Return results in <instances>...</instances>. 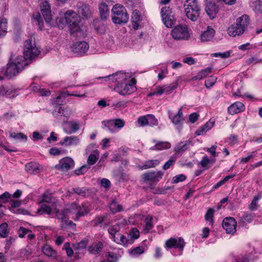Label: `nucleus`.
Listing matches in <instances>:
<instances>
[{
	"mask_svg": "<svg viewBox=\"0 0 262 262\" xmlns=\"http://www.w3.org/2000/svg\"><path fill=\"white\" fill-rule=\"evenodd\" d=\"M13 55L11 54L9 61L5 67L3 68L5 76L9 78L16 76L23 69L29 64V62L24 61L22 56H18L14 61L12 60Z\"/></svg>",
	"mask_w": 262,
	"mask_h": 262,
	"instance_id": "f257e3e1",
	"label": "nucleus"
},
{
	"mask_svg": "<svg viewBox=\"0 0 262 262\" xmlns=\"http://www.w3.org/2000/svg\"><path fill=\"white\" fill-rule=\"evenodd\" d=\"M24 46V56L22 57L24 58V61H28L30 64L39 55L40 51L36 47L35 38L33 36L25 41Z\"/></svg>",
	"mask_w": 262,
	"mask_h": 262,
	"instance_id": "f03ea898",
	"label": "nucleus"
},
{
	"mask_svg": "<svg viewBox=\"0 0 262 262\" xmlns=\"http://www.w3.org/2000/svg\"><path fill=\"white\" fill-rule=\"evenodd\" d=\"M184 7L188 19L193 21L198 19L201 14V8L196 0H186Z\"/></svg>",
	"mask_w": 262,
	"mask_h": 262,
	"instance_id": "7ed1b4c3",
	"label": "nucleus"
},
{
	"mask_svg": "<svg viewBox=\"0 0 262 262\" xmlns=\"http://www.w3.org/2000/svg\"><path fill=\"white\" fill-rule=\"evenodd\" d=\"M112 19L116 24H125L128 20V15L125 7L119 4H116L112 9Z\"/></svg>",
	"mask_w": 262,
	"mask_h": 262,
	"instance_id": "20e7f679",
	"label": "nucleus"
},
{
	"mask_svg": "<svg viewBox=\"0 0 262 262\" xmlns=\"http://www.w3.org/2000/svg\"><path fill=\"white\" fill-rule=\"evenodd\" d=\"M64 20L69 25L71 33H74L80 30V18L78 14L72 10H69L64 13Z\"/></svg>",
	"mask_w": 262,
	"mask_h": 262,
	"instance_id": "39448f33",
	"label": "nucleus"
},
{
	"mask_svg": "<svg viewBox=\"0 0 262 262\" xmlns=\"http://www.w3.org/2000/svg\"><path fill=\"white\" fill-rule=\"evenodd\" d=\"M69 207L71 214L75 215V216L72 217L75 221H77L80 217L88 214L92 209L90 205L87 203L78 205L76 202H74Z\"/></svg>",
	"mask_w": 262,
	"mask_h": 262,
	"instance_id": "423d86ee",
	"label": "nucleus"
},
{
	"mask_svg": "<svg viewBox=\"0 0 262 262\" xmlns=\"http://www.w3.org/2000/svg\"><path fill=\"white\" fill-rule=\"evenodd\" d=\"M172 38L175 40H187L189 38L188 28L185 25L176 26L171 32Z\"/></svg>",
	"mask_w": 262,
	"mask_h": 262,
	"instance_id": "0eeeda50",
	"label": "nucleus"
},
{
	"mask_svg": "<svg viewBox=\"0 0 262 262\" xmlns=\"http://www.w3.org/2000/svg\"><path fill=\"white\" fill-rule=\"evenodd\" d=\"M136 83V79H132L129 83H118L115 87L114 90L122 96L129 95L134 92L135 89L134 86Z\"/></svg>",
	"mask_w": 262,
	"mask_h": 262,
	"instance_id": "6e6552de",
	"label": "nucleus"
},
{
	"mask_svg": "<svg viewBox=\"0 0 262 262\" xmlns=\"http://www.w3.org/2000/svg\"><path fill=\"white\" fill-rule=\"evenodd\" d=\"M168 117L171 120L172 123L173 124L176 128L179 131H180L183 128V122L185 120L182 108H180L179 110L178 113L175 115H173L172 113L170 111H169Z\"/></svg>",
	"mask_w": 262,
	"mask_h": 262,
	"instance_id": "1a4fd4ad",
	"label": "nucleus"
},
{
	"mask_svg": "<svg viewBox=\"0 0 262 262\" xmlns=\"http://www.w3.org/2000/svg\"><path fill=\"white\" fill-rule=\"evenodd\" d=\"M162 20L167 28H171L174 23V19L172 13L171 9L169 7H165L161 11Z\"/></svg>",
	"mask_w": 262,
	"mask_h": 262,
	"instance_id": "9d476101",
	"label": "nucleus"
},
{
	"mask_svg": "<svg viewBox=\"0 0 262 262\" xmlns=\"http://www.w3.org/2000/svg\"><path fill=\"white\" fill-rule=\"evenodd\" d=\"M71 48L76 55L81 56L89 50V46L85 41H79L74 43Z\"/></svg>",
	"mask_w": 262,
	"mask_h": 262,
	"instance_id": "9b49d317",
	"label": "nucleus"
},
{
	"mask_svg": "<svg viewBox=\"0 0 262 262\" xmlns=\"http://www.w3.org/2000/svg\"><path fill=\"white\" fill-rule=\"evenodd\" d=\"M222 226L227 233H233L236 230V222L233 217H227L223 220Z\"/></svg>",
	"mask_w": 262,
	"mask_h": 262,
	"instance_id": "f8f14e48",
	"label": "nucleus"
},
{
	"mask_svg": "<svg viewBox=\"0 0 262 262\" xmlns=\"http://www.w3.org/2000/svg\"><path fill=\"white\" fill-rule=\"evenodd\" d=\"M163 172L161 171H150L145 172L142 175L144 181H159L163 177Z\"/></svg>",
	"mask_w": 262,
	"mask_h": 262,
	"instance_id": "ddd939ff",
	"label": "nucleus"
},
{
	"mask_svg": "<svg viewBox=\"0 0 262 262\" xmlns=\"http://www.w3.org/2000/svg\"><path fill=\"white\" fill-rule=\"evenodd\" d=\"M165 245L168 248H174L183 250L185 246V242L182 237L170 238L166 242Z\"/></svg>",
	"mask_w": 262,
	"mask_h": 262,
	"instance_id": "4468645a",
	"label": "nucleus"
},
{
	"mask_svg": "<svg viewBox=\"0 0 262 262\" xmlns=\"http://www.w3.org/2000/svg\"><path fill=\"white\" fill-rule=\"evenodd\" d=\"M74 160L70 157H66L59 161L58 168L63 171H67L74 167Z\"/></svg>",
	"mask_w": 262,
	"mask_h": 262,
	"instance_id": "2eb2a0df",
	"label": "nucleus"
},
{
	"mask_svg": "<svg viewBox=\"0 0 262 262\" xmlns=\"http://www.w3.org/2000/svg\"><path fill=\"white\" fill-rule=\"evenodd\" d=\"M40 11L47 23H49L52 20V14L50 6L47 1H44L40 4Z\"/></svg>",
	"mask_w": 262,
	"mask_h": 262,
	"instance_id": "dca6fc26",
	"label": "nucleus"
},
{
	"mask_svg": "<svg viewBox=\"0 0 262 262\" xmlns=\"http://www.w3.org/2000/svg\"><path fill=\"white\" fill-rule=\"evenodd\" d=\"M205 11L209 18L213 19L218 13L219 8L214 3L209 2L206 5Z\"/></svg>",
	"mask_w": 262,
	"mask_h": 262,
	"instance_id": "f3484780",
	"label": "nucleus"
},
{
	"mask_svg": "<svg viewBox=\"0 0 262 262\" xmlns=\"http://www.w3.org/2000/svg\"><path fill=\"white\" fill-rule=\"evenodd\" d=\"M77 10L79 14L85 17H89L92 13L90 6L85 4L79 3L77 5Z\"/></svg>",
	"mask_w": 262,
	"mask_h": 262,
	"instance_id": "a211bd4d",
	"label": "nucleus"
},
{
	"mask_svg": "<svg viewBox=\"0 0 262 262\" xmlns=\"http://www.w3.org/2000/svg\"><path fill=\"white\" fill-rule=\"evenodd\" d=\"M191 142L189 140L182 141L179 143L174 148L175 154L174 156H181L189 147Z\"/></svg>",
	"mask_w": 262,
	"mask_h": 262,
	"instance_id": "6ab92c4d",
	"label": "nucleus"
},
{
	"mask_svg": "<svg viewBox=\"0 0 262 262\" xmlns=\"http://www.w3.org/2000/svg\"><path fill=\"white\" fill-rule=\"evenodd\" d=\"M245 109V105L239 101H237L228 107V112L231 114H235L243 112Z\"/></svg>",
	"mask_w": 262,
	"mask_h": 262,
	"instance_id": "aec40b11",
	"label": "nucleus"
},
{
	"mask_svg": "<svg viewBox=\"0 0 262 262\" xmlns=\"http://www.w3.org/2000/svg\"><path fill=\"white\" fill-rule=\"evenodd\" d=\"M255 217V214L252 212H245L239 216V224L243 226L250 223Z\"/></svg>",
	"mask_w": 262,
	"mask_h": 262,
	"instance_id": "412c9836",
	"label": "nucleus"
},
{
	"mask_svg": "<svg viewBox=\"0 0 262 262\" xmlns=\"http://www.w3.org/2000/svg\"><path fill=\"white\" fill-rule=\"evenodd\" d=\"M108 78H111L114 82L120 83H124V81H126L128 78H129V76L126 75L125 73L117 72L115 74L109 76Z\"/></svg>",
	"mask_w": 262,
	"mask_h": 262,
	"instance_id": "4be33fe9",
	"label": "nucleus"
},
{
	"mask_svg": "<svg viewBox=\"0 0 262 262\" xmlns=\"http://www.w3.org/2000/svg\"><path fill=\"white\" fill-rule=\"evenodd\" d=\"M60 143L61 145L76 146L79 143V139L77 136L66 137Z\"/></svg>",
	"mask_w": 262,
	"mask_h": 262,
	"instance_id": "5701e85b",
	"label": "nucleus"
},
{
	"mask_svg": "<svg viewBox=\"0 0 262 262\" xmlns=\"http://www.w3.org/2000/svg\"><path fill=\"white\" fill-rule=\"evenodd\" d=\"M26 170L29 173L35 174L40 172V166L38 163L30 162L25 165Z\"/></svg>",
	"mask_w": 262,
	"mask_h": 262,
	"instance_id": "b1692460",
	"label": "nucleus"
},
{
	"mask_svg": "<svg viewBox=\"0 0 262 262\" xmlns=\"http://www.w3.org/2000/svg\"><path fill=\"white\" fill-rule=\"evenodd\" d=\"M103 248V244L101 242H94L89 247V252L93 254H97L101 252Z\"/></svg>",
	"mask_w": 262,
	"mask_h": 262,
	"instance_id": "393cba45",
	"label": "nucleus"
},
{
	"mask_svg": "<svg viewBox=\"0 0 262 262\" xmlns=\"http://www.w3.org/2000/svg\"><path fill=\"white\" fill-rule=\"evenodd\" d=\"M236 24L245 31L250 25L249 16L247 15H242L236 19Z\"/></svg>",
	"mask_w": 262,
	"mask_h": 262,
	"instance_id": "a878e982",
	"label": "nucleus"
},
{
	"mask_svg": "<svg viewBox=\"0 0 262 262\" xmlns=\"http://www.w3.org/2000/svg\"><path fill=\"white\" fill-rule=\"evenodd\" d=\"M228 33L230 36H235L242 34L244 31L236 24H234L229 27L227 30Z\"/></svg>",
	"mask_w": 262,
	"mask_h": 262,
	"instance_id": "bb28decb",
	"label": "nucleus"
},
{
	"mask_svg": "<svg viewBox=\"0 0 262 262\" xmlns=\"http://www.w3.org/2000/svg\"><path fill=\"white\" fill-rule=\"evenodd\" d=\"M215 31L210 27H208L207 29L204 31L201 35V40L202 41H208L210 40L214 36Z\"/></svg>",
	"mask_w": 262,
	"mask_h": 262,
	"instance_id": "cd10ccee",
	"label": "nucleus"
},
{
	"mask_svg": "<svg viewBox=\"0 0 262 262\" xmlns=\"http://www.w3.org/2000/svg\"><path fill=\"white\" fill-rule=\"evenodd\" d=\"M141 20V16L140 12L137 10H135L132 14V23L133 28L135 30H138L139 28V23Z\"/></svg>",
	"mask_w": 262,
	"mask_h": 262,
	"instance_id": "c85d7f7f",
	"label": "nucleus"
},
{
	"mask_svg": "<svg viewBox=\"0 0 262 262\" xmlns=\"http://www.w3.org/2000/svg\"><path fill=\"white\" fill-rule=\"evenodd\" d=\"M41 202L51 204L52 207H54L55 206L57 201L56 198L52 196L51 193L47 191L43 194Z\"/></svg>",
	"mask_w": 262,
	"mask_h": 262,
	"instance_id": "c756f323",
	"label": "nucleus"
},
{
	"mask_svg": "<svg viewBox=\"0 0 262 262\" xmlns=\"http://www.w3.org/2000/svg\"><path fill=\"white\" fill-rule=\"evenodd\" d=\"M152 218L150 216H147L144 220V225L143 226L142 232L146 234L148 233L153 228Z\"/></svg>",
	"mask_w": 262,
	"mask_h": 262,
	"instance_id": "7c9ffc66",
	"label": "nucleus"
},
{
	"mask_svg": "<svg viewBox=\"0 0 262 262\" xmlns=\"http://www.w3.org/2000/svg\"><path fill=\"white\" fill-rule=\"evenodd\" d=\"M42 253L47 256L53 258H56L57 255V253L55 250H54L53 248L48 245H45L42 248Z\"/></svg>",
	"mask_w": 262,
	"mask_h": 262,
	"instance_id": "2f4dec72",
	"label": "nucleus"
},
{
	"mask_svg": "<svg viewBox=\"0 0 262 262\" xmlns=\"http://www.w3.org/2000/svg\"><path fill=\"white\" fill-rule=\"evenodd\" d=\"M99 9L101 18L103 19H106L110 15L107 5L104 3H102L100 4Z\"/></svg>",
	"mask_w": 262,
	"mask_h": 262,
	"instance_id": "473e14b6",
	"label": "nucleus"
},
{
	"mask_svg": "<svg viewBox=\"0 0 262 262\" xmlns=\"http://www.w3.org/2000/svg\"><path fill=\"white\" fill-rule=\"evenodd\" d=\"M214 122L209 120L206 122L203 126L195 132V134L198 136L203 135L205 133L210 129L213 126Z\"/></svg>",
	"mask_w": 262,
	"mask_h": 262,
	"instance_id": "72a5a7b5",
	"label": "nucleus"
},
{
	"mask_svg": "<svg viewBox=\"0 0 262 262\" xmlns=\"http://www.w3.org/2000/svg\"><path fill=\"white\" fill-rule=\"evenodd\" d=\"M99 157V152L98 150H95L88 157L87 163L89 165H94L98 160Z\"/></svg>",
	"mask_w": 262,
	"mask_h": 262,
	"instance_id": "f704fd0d",
	"label": "nucleus"
},
{
	"mask_svg": "<svg viewBox=\"0 0 262 262\" xmlns=\"http://www.w3.org/2000/svg\"><path fill=\"white\" fill-rule=\"evenodd\" d=\"M70 207L66 208L62 211L57 210L56 211V217L58 219L62 221L66 219L67 216L71 214Z\"/></svg>",
	"mask_w": 262,
	"mask_h": 262,
	"instance_id": "c9c22d12",
	"label": "nucleus"
},
{
	"mask_svg": "<svg viewBox=\"0 0 262 262\" xmlns=\"http://www.w3.org/2000/svg\"><path fill=\"white\" fill-rule=\"evenodd\" d=\"M171 147V144L168 142H159L150 149L152 150H163L168 149Z\"/></svg>",
	"mask_w": 262,
	"mask_h": 262,
	"instance_id": "e433bc0d",
	"label": "nucleus"
},
{
	"mask_svg": "<svg viewBox=\"0 0 262 262\" xmlns=\"http://www.w3.org/2000/svg\"><path fill=\"white\" fill-rule=\"evenodd\" d=\"M66 96H76V97H85L86 96V94L84 93V94H76V93H74V94H70V92L69 91H66V92H63L61 93V95L57 96L56 98V100H55V102L56 103H59V100L60 99H61V98H65V97Z\"/></svg>",
	"mask_w": 262,
	"mask_h": 262,
	"instance_id": "4c0bfd02",
	"label": "nucleus"
},
{
	"mask_svg": "<svg viewBox=\"0 0 262 262\" xmlns=\"http://www.w3.org/2000/svg\"><path fill=\"white\" fill-rule=\"evenodd\" d=\"M214 162V159L210 160L207 156H205L201 161L200 164L202 167L204 168L205 169H207L210 167V165H212Z\"/></svg>",
	"mask_w": 262,
	"mask_h": 262,
	"instance_id": "58836bf2",
	"label": "nucleus"
},
{
	"mask_svg": "<svg viewBox=\"0 0 262 262\" xmlns=\"http://www.w3.org/2000/svg\"><path fill=\"white\" fill-rule=\"evenodd\" d=\"M57 104L58 105L56 106L53 112V115L55 118L57 119H61V118L63 116L64 110L63 107L60 106L61 103L59 102V103Z\"/></svg>",
	"mask_w": 262,
	"mask_h": 262,
	"instance_id": "ea45409f",
	"label": "nucleus"
},
{
	"mask_svg": "<svg viewBox=\"0 0 262 262\" xmlns=\"http://www.w3.org/2000/svg\"><path fill=\"white\" fill-rule=\"evenodd\" d=\"M34 21L36 23L40 30H42L43 27V21L41 16L39 12H35L32 15Z\"/></svg>",
	"mask_w": 262,
	"mask_h": 262,
	"instance_id": "a19ab883",
	"label": "nucleus"
},
{
	"mask_svg": "<svg viewBox=\"0 0 262 262\" xmlns=\"http://www.w3.org/2000/svg\"><path fill=\"white\" fill-rule=\"evenodd\" d=\"M110 208L113 213H116L122 210V206L118 204L115 200H113L110 204Z\"/></svg>",
	"mask_w": 262,
	"mask_h": 262,
	"instance_id": "79ce46f5",
	"label": "nucleus"
},
{
	"mask_svg": "<svg viewBox=\"0 0 262 262\" xmlns=\"http://www.w3.org/2000/svg\"><path fill=\"white\" fill-rule=\"evenodd\" d=\"M160 162L158 160H151L147 161L141 167L142 169H146L152 167H155L157 165H159Z\"/></svg>",
	"mask_w": 262,
	"mask_h": 262,
	"instance_id": "37998d69",
	"label": "nucleus"
},
{
	"mask_svg": "<svg viewBox=\"0 0 262 262\" xmlns=\"http://www.w3.org/2000/svg\"><path fill=\"white\" fill-rule=\"evenodd\" d=\"M7 29V20L3 18L0 19V37L5 35Z\"/></svg>",
	"mask_w": 262,
	"mask_h": 262,
	"instance_id": "c03bdc74",
	"label": "nucleus"
},
{
	"mask_svg": "<svg viewBox=\"0 0 262 262\" xmlns=\"http://www.w3.org/2000/svg\"><path fill=\"white\" fill-rule=\"evenodd\" d=\"M261 198V196L260 194L255 195L250 204L249 205L248 208L251 211L257 210L258 207L257 202Z\"/></svg>",
	"mask_w": 262,
	"mask_h": 262,
	"instance_id": "a18cd8bd",
	"label": "nucleus"
},
{
	"mask_svg": "<svg viewBox=\"0 0 262 262\" xmlns=\"http://www.w3.org/2000/svg\"><path fill=\"white\" fill-rule=\"evenodd\" d=\"M71 191L77 195L83 197L85 196L88 193V189L85 187L73 188Z\"/></svg>",
	"mask_w": 262,
	"mask_h": 262,
	"instance_id": "49530a36",
	"label": "nucleus"
},
{
	"mask_svg": "<svg viewBox=\"0 0 262 262\" xmlns=\"http://www.w3.org/2000/svg\"><path fill=\"white\" fill-rule=\"evenodd\" d=\"M37 212L40 214H42L43 213L50 214L52 212V209L49 206L46 204H42L40 208L37 210Z\"/></svg>",
	"mask_w": 262,
	"mask_h": 262,
	"instance_id": "de8ad7c7",
	"label": "nucleus"
},
{
	"mask_svg": "<svg viewBox=\"0 0 262 262\" xmlns=\"http://www.w3.org/2000/svg\"><path fill=\"white\" fill-rule=\"evenodd\" d=\"M11 195L8 192L6 191L0 195V208L3 206L2 204L6 203L9 202L11 199Z\"/></svg>",
	"mask_w": 262,
	"mask_h": 262,
	"instance_id": "09e8293b",
	"label": "nucleus"
},
{
	"mask_svg": "<svg viewBox=\"0 0 262 262\" xmlns=\"http://www.w3.org/2000/svg\"><path fill=\"white\" fill-rule=\"evenodd\" d=\"M8 224L6 223L0 225V236L2 237H6L8 236L9 231L8 230Z\"/></svg>",
	"mask_w": 262,
	"mask_h": 262,
	"instance_id": "8fccbe9b",
	"label": "nucleus"
},
{
	"mask_svg": "<svg viewBox=\"0 0 262 262\" xmlns=\"http://www.w3.org/2000/svg\"><path fill=\"white\" fill-rule=\"evenodd\" d=\"M72 133H76L80 129V124L79 121H72L69 122Z\"/></svg>",
	"mask_w": 262,
	"mask_h": 262,
	"instance_id": "3c124183",
	"label": "nucleus"
},
{
	"mask_svg": "<svg viewBox=\"0 0 262 262\" xmlns=\"http://www.w3.org/2000/svg\"><path fill=\"white\" fill-rule=\"evenodd\" d=\"M120 227L118 225H114L109 227L108 231L109 233L113 236V239L114 236H116L117 234L119 233Z\"/></svg>",
	"mask_w": 262,
	"mask_h": 262,
	"instance_id": "603ef678",
	"label": "nucleus"
},
{
	"mask_svg": "<svg viewBox=\"0 0 262 262\" xmlns=\"http://www.w3.org/2000/svg\"><path fill=\"white\" fill-rule=\"evenodd\" d=\"M114 241L118 244H126V237L123 235H121L120 233L117 234L116 236H114Z\"/></svg>",
	"mask_w": 262,
	"mask_h": 262,
	"instance_id": "864d4df0",
	"label": "nucleus"
},
{
	"mask_svg": "<svg viewBox=\"0 0 262 262\" xmlns=\"http://www.w3.org/2000/svg\"><path fill=\"white\" fill-rule=\"evenodd\" d=\"M105 257L108 262H117L118 259L117 255L113 252H108L106 253Z\"/></svg>",
	"mask_w": 262,
	"mask_h": 262,
	"instance_id": "5fc2aeb1",
	"label": "nucleus"
},
{
	"mask_svg": "<svg viewBox=\"0 0 262 262\" xmlns=\"http://www.w3.org/2000/svg\"><path fill=\"white\" fill-rule=\"evenodd\" d=\"M102 124L105 127L107 128L110 132H114L113 127H114V124L113 119L103 121Z\"/></svg>",
	"mask_w": 262,
	"mask_h": 262,
	"instance_id": "6e6d98bb",
	"label": "nucleus"
},
{
	"mask_svg": "<svg viewBox=\"0 0 262 262\" xmlns=\"http://www.w3.org/2000/svg\"><path fill=\"white\" fill-rule=\"evenodd\" d=\"M114 120V127L120 129L125 125V121L121 119H115Z\"/></svg>",
	"mask_w": 262,
	"mask_h": 262,
	"instance_id": "4d7b16f0",
	"label": "nucleus"
},
{
	"mask_svg": "<svg viewBox=\"0 0 262 262\" xmlns=\"http://www.w3.org/2000/svg\"><path fill=\"white\" fill-rule=\"evenodd\" d=\"M10 137L11 138L14 139H21L24 140L25 141H26L27 140V137L26 136L24 135L23 133H11L10 135Z\"/></svg>",
	"mask_w": 262,
	"mask_h": 262,
	"instance_id": "13d9d810",
	"label": "nucleus"
},
{
	"mask_svg": "<svg viewBox=\"0 0 262 262\" xmlns=\"http://www.w3.org/2000/svg\"><path fill=\"white\" fill-rule=\"evenodd\" d=\"M214 212V210L213 209L210 208L208 209L205 215L206 220L209 221L210 224L211 225L213 224V217Z\"/></svg>",
	"mask_w": 262,
	"mask_h": 262,
	"instance_id": "bf43d9fd",
	"label": "nucleus"
},
{
	"mask_svg": "<svg viewBox=\"0 0 262 262\" xmlns=\"http://www.w3.org/2000/svg\"><path fill=\"white\" fill-rule=\"evenodd\" d=\"M148 124L151 126L157 125L158 121L155 117L152 115L147 116Z\"/></svg>",
	"mask_w": 262,
	"mask_h": 262,
	"instance_id": "052dcab7",
	"label": "nucleus"
},
{
	"mask_svg": "<svg viewBox=\"0 0 262 262\" xmlns=\"http://www.w3.org/2000/svg\"><path fill=\"white\" fill-rule=\"evenodd\" d=\"M186 177L183 174H180L174 177L172 180V183H178L185 180Z\"/></svg>",
	"mask_w": 262,
	"mask_h": 262,
	"instance_id": "680f3d73",
	"label": "nucleus"
},
{
	"mask_svg": "<svg viewBox=\"0 0 262 262\" xmlns=\"http://www.w3.org/2000/svg\"><path fill=\"white\" fill-rule=\"evenodd\" d=\"M216 78L211 76L209 77L207 80H206L205 85L207 88H209L214 84V83L216 82Z\"/></svg>",
	"mask_w": 262,
	"mask_h": 262,
	"instance_id": "e2e57ef3",
	"label": "nucleus"
},
{
	"mask_svg": "<svg viewBox=\"0 0 262 262\" xmlns=\"http://www.w3.org/2000/svg\"><path fill=\"white\" fill-rule=\"evenodd\" d=\"M177 88V83H172L168 86H163V90H164V93L168 94L170 93L172 91L176 89Z\"/></svg>",
	"mask_w": 262,
	"mask_h": 262,
	"instance_id": "0e129e2a",
	"label": "nucleus"
},
{
	"mask_svg": "<svg viewBox=\"0 0 262 262\" xmlns=\"http://www.w3.org/2000/svg\"><path fill=\"white\" fill-rule=\"evenodd\" d=\"M89 168L90 167L88 165H84L82 166L80 168L75 170V172L77 175L79 176L86 172Z\"/></svg>",
	"mask_w": 262,
	"mask_h": 262,
	"instance_id": "69168bd1",
	"label": "nucleus"
},
{
	"mask_svg": "<svg viewBox=\"0 0 262 262\" xmlns=\"http://www.w3.org/2000/svg\"><path fill=\"white\" fill-rule=\"evenodd\" d=\"M29 232H30V230L23 227H20L18 230V234L20 238H24Z\"/></svg>",
	"mask_w": 262,
	"mask_h": 262,
	"instance_id": "338daca9",
	"label": "nucleus"
},
{
	"mask_svg": "<svg viewBox=\"0 0 262 262\" xmlns=\"http://www.w3.org/2000/svg\"><path fill=\"white\" fill-rule=\"evenodd\" d=\"M174 155L173 157H171L170 159L167 161L165 164L163 166V168L164 170L168 169L171 166H172L176 161V158H174Z\"/></svg>",
	"mask_w": 262,
	"mask_h": 262,
	"instance_id": "774afa93",
	"label": "nucleus"
}]
</instances>
